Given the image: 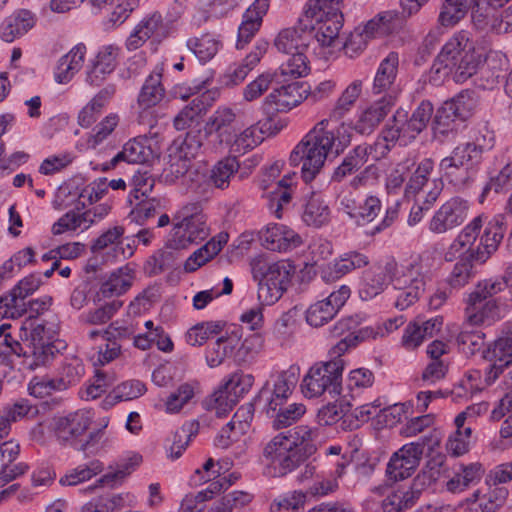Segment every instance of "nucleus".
Wrapping results in <instances>:
<instances>
[{
  "instance_id": "1",
  "label": "nucleus",
  "mask_w": 512,
  "mask_h": 512,
  "mask_svg": "<svg viewBox=\"0 0 512 512\" xmlns=\"http://www.w3.org/2000/svg\"><path fill=\"white\" fill-rule=\"evenodd\" d=\"M328 120L324 119L310 130L290 154V164H302L301 174L308 183L320 172L329 152L339 154L351 142L347 128L341 126L336 133L328 129Z\"/></svg>"
},
{
  "instance_id": "2",
  "label": "nucleus",
  "mask_w": 512,
  "mask_h": 512,
  "mask_svg": "<svg viewBox=\"0 0 512 512\" xmlns=\"http://www.w3.org/2000/svg\"><path fill=\"white\" fill-rule=\"evenodd\" d=\"M479 64L480 55L475 52L469 33L460 31L442 47L431 66L429 81L439 85L451 78L456 83H464L477 72Z\"/></svg>"
},
{
  "instance_id": "3",
  "label": "nucleus",
  "mask_w": 512,
  "mask_h": 512,
  "mask_svg": "<svg viewBox=\"0 0 512 512\" xmlns=\"http://www.w3.org/2000/svg\"><path fill=\"white\" fill-rule=\"evenodd\" d=\"M318 433L308 426H297L287 433H280L266 444L263 456L279 475H286L312 456L317 447L314 440Z\"/></svg>"
},
{
  "instance_id": "4",
  "label": "nucleus",
  "mask_w": 512,
  "mask_h": 512,
  "mask_svg": "<svg viewBox=\"0 0 512 512\" xmlns=\"http://www.w3.org/2000/svg\"><path fill=\"white\" fill-rule=\"evenodd\" d=\"M507 228L506 218L502 214L494 216L485 226L476 249L466 250L447 278L453 288L466 285L474 276L473 263L484 264L497 251Z\"/></svg>"
},
{
  "instance_id": "5",
  "label": "nucleus",
  "mask_w": 512,
  "mask_h": 512,
  "mask_svg": "<svg viewBox=\"0 0 512 512\" xmlns=\"http://www.w3.org/2000/svg\"><path fill=\"white\" fill-rule=\"evenodd\" d=\"M167 238L170 249H188L208 239L211 233L207 215L199 203H189L177 213Z\"/></svg>"
},
{
  "instance_id": "6",
  "label": "nucleus",
  "mask_w": 512,
  "mask_h": 512,
  "mask_svg": "<svg viewBox=\"0 0 512 512\" xmlns=\"http://www.w3.org/2000/svg\"><path fill=\"white\" fill-rule=\"evenodd\" d=\"M484 159L468 142L459 143L440 161L439 172L456 190L462 191L475 182Z\"/></svg>"
},
{
  "instance_id": "7",
  "label": "nucleus",
  "mask_w": 512,
  "mask_h": 512,
  "mask_svg": "<svg viewBox=\"0 0 512 512\" xmlns=\"http://www.w3.org/2000/svg\"><path fill=\"white\" fill-rule=\"evenodd\" d=\"M253 278L258 281V298L266 304L277 302L287 290L293 266L285 261L270 263L263 256L251 260Z\"/></svg>"
},
{
  "instance_id": "8",
  "label": "nucleus",
  "mask_w": 512,
  "mask_h": 512,
  "mask_svg": "<svg viewBox=\"0 0 512 512\" xmlns=\"http://www.w3.org/2000/svg\"><path fill=\"white\" fill-rule=\"evenodd\" d=\"M345 362L341 356L334 359L317 362L312 365L303 377L301 389L305 397L314 398L328 394L336 398L342 391V374Z\"/></svg>"
},
{
  "instance_id": "9",
  "label": "nucleus",
  "mask_w": 512,
  "mask_h": 512,
  "mask_svg": "<svg viewBox=\"0 0 512 512\" xmlns=\"http://www.w3.org/2000/svg\"><path fill=\"white\" fill-rule=\"evenodd\" d=\"M508 287L506 273L503 277H494L479 281L466 300V312L469 321L479 324L498 315V305L493 297Z\"/></svg>"
},
{
  "instance_id": "10",
  "label": "nucleus",
  "mask_w": 512,
  "mask_h": 512,
  "mask_svg": "<svg viewBox=\"0 0 512 512\" xmlns=\"http://www.w3.org/2000/svg\"><path fill=\"white\" fill-rule=\"evenodd\" d=\"M318 11H309V19H316L313 41L320 46H334L339 39V31L343 26V14L339 9V0H316Z\"/></svg>"
},
{
  "instance_id": "11",
  "label": "nucleus",
  "mask_w": 512,
  "mask_h": 512,
  "mask_svg": "<svg viewBox=\"0 0 512 512\" xmlns=\"http://www.w3.org/2000/svg\"><path fill=\"white\" fill-rule=\"evenodd\" d=\"M299 373V366L291 365L287 370L272 376L255 397V403L265 412L275 411L291 396L298 383Z\"/></svg>"
},
{
  "instance_id": "12",
  "label": "nucleus",
  "mask_w": 512,
  "mask_h": 512,
  "mask_svg": "<svg viewBox=\"0 0 512 512\" xmlns=\"http://www.w3.org/2000/svg\"><path fill=\"white\" fill-rule=\"evenodd\" d=\"M426 439L424 437L422 441L407 443L392 455L386 469L390 479L400 481L411 476L420 464Z\"/></svg>"
},
{
  "instance_id": "13",
  "label": "nucleus",
  "mask_w": 512,
  "mask_h": 512,
  "mask_svg": "<svg viewBox=\"0 0 512 512\" xmlns=\"http://www.w3.org/2000/svg\"><path fill=\"white\" fill-rule=\"evenodd\" d=\"M314 24L309 19V11L300 18L297 25L281 30L274 40V46L279 52L291 54L306 51L313 41Z\"/></svg>"
},
{
  "instance_id": "14",
  "label": "nucleus",
  "mask_w": 512,
  "mask_h": 512,
  "mask_svg": "<svg viewBox=\"0 0 512 512\" xmlns=\"http://www.w3.org/2000/svg\"><path fill=\"white\" fill-rule=\"evenodd\" d=\"M41 285V279L36 274H30L6 295L0 296V317L19 318L27 312L25 299L33 294Z\"/></svg>"
},
{
  "instance_id": "15",
  "label": "nucleus",
  "mask_w": 512,
  "mask_h": 512,
  "mask_svg": "<svg viewBox=\"0 0 512 512\" xmlns=\"http://www.w3.org/2000/svg\"><path fill=\"white\" fill-rule=\"evenodd\" d=\"M469 208L467 200L459 196L450 198L433 215L429 222V230L443 234L462 225L468 217Z\"/></svg>"
},
{
  "instance_id": "16",
  "label": "nucleus",
  "mask_w": 512,
  "mask_h": 512,
  "mask_svg": "<svg viewBox=\"0 0 512 512\" xmlns=\"http://www.w3.org/2000/svg\"><path fill=\"white\" fill-rule=\"evenodd\" d=\"M351 290L347 285H342L329 295L310 305L306 311V321L310 326L321 327L332 320L338 311L349 299Z\"/></svg>"
},
{
  "instance_id": "17",
  "label": "nucleus",
  "mask_w": 512,
  "mask_h": 512,
  "mask_svg": "<svg viewBox=\"0 0 512 512\" xmlns=\"http://www.w3.org/2000/svg\"><path fill=\"white\" fill-rule=\"evenodd\" d=\"M395 101V96L387 93L372 102L358 114L353 129L361 135H370L395 106Z\"/></svg>"
},
{
  "instance_id": "18",
  "label": "nucleus",
  "mask_w": 512,
  "mask_h": 512,
  "mask_svg": "<svg viewBox=\"0 0 512 512\" xmlns=\"http://www.w3.org/2000/svg\"><path fill=\"white\" fill-rule=\"evenodd\" d=\"M302 86L299 82H291L274 88L265 98L262 108L266 115L287 112L302 102Z\"/></svg>"
},
{
  "instance_id": "19",
  "label": "nucleus",
  "mask_w": 512,
  "mask_h": 512,
  "mask_svg": "<svg viewBox=\"0 0 512 512\" xmlns=\"http://www.w3.org/2000/svg\"><path fill=\"white\" fill-rule=\"evenodd\" d=\"M258 236L261 245L271 251L287 252L301 244L300 236L282 224H268Z\"/></svg>"
},
{
  "instance_id": "20",
  "label": "nucleus",
  "mask_w": 512,
  "mask_h": 512,
  "mask_svg": "<svg viewBox=\"0 0 512 512\" xmlns=\"http://www.w3.org/2000/svg\"><path fill=\"white\" fill-rule=\"evenodd\" d=\"M483 358L489 363L485 369V381L491 385L505 368L512 365V346L498 338L483 351Z\"/></svg>"
},
{
  "instance_id": "21",
  "label": "nucleus",
  "mask_w": 512,
  "mask_h": 512,
  "mask_svg": "<svg viewBox=\"0 0 512 512\" xmlns=\"http://www.w3.org/2000/svg\"><path fill=\"white\" fill-rule=\"evenodd\" d=\"M269 9V0H255L243 14L242 23L238 28L236 47L238 49L250 42L262 25L263 17Z\"/></svg>"
},
{
  "instance_id": "22",
  "label": "nucleus",
  "mask_w": 512,
  "mask_h": 512,
  "mask_svg": "<svg viewBox=\"0 0 512 512\" xmlns=\"http://www.w3.org/2000/svg\"><path fill=\"white\" fill-rule=\"evenodd\" d=\"M119 51L120 48L113 44L103 46L98 51L87 71L86 80L90 85L99 86L115 70Z\"/></svg>"
},
{
  "instance_id": "23",
  "label": "nucleus",
  "mask_w": 512,
  "mask_h": 512,
  "mask_svg": "<svg viewBox=\"0 0 512 512\" xmlns=\"http://www.w3.org/2000/svg\"><path fill=\"white\" fill-rule=\"evenodd\" d=\"M369 264L368 257L357 251L344 253L333 263L322 267L321 278L324 282H333L355 269L365 267Z\"/></svg>"
},
{
  "instance_id": "24",
  "label": "nucleus",
  "mask_w": 512,
  "mask_h": 512,
  "mask_svg": "<svg viewBox=\"0 0 512 512\" xmlns=\"http://www.w3.org/2000/svg\"><path fill=\"white\" fill-rule=\"evenodd\" d=\"M235 114L231 109H218L204 126L205 135L213 138L219 145L230 144L234 138L233 123Z\"/></svg>"
},
{
  "instance_id": "25",
  "label": "nucleus",
  "mask_w": 512,
  "mask_h": 512,
  "mask_svg": "<svg viewBox=\"0 0 512 512\" xmlns=\"http://www.w3.org/2000/svg\"><path fill=\"white\" fill-rule=\"evenodd\" d=\"M391 272V265L373 266L364 271L359 287V296L362 300L368 301L381 294L387 287L388 274Z\"/></svg>"
},
{
  "instance_id": "26",
  "label": "nucleus",
  "mask_w": 512,
  "mask_h": 512,
  "mask_svg": "<svg viewBox=\"0 0 512 512\" xmlns=\"http://www.w3.org/2000/svg\"><path fill=\"white\" fill-rule=\"evenodd\" d=\"M133 274V269L129 268L128 265L111 272L96 294L98 301L124 294L132 285Z\"/></svg>"
},
{
  "instance_id": "27",
  "label": "nucleus",
  "mask_w": 512,
  "mask_h": 512,
  "mask_svg": "<svg viewBox=\"0 0 512 512\" xmlns=\"http://www.w3.org/2000/svg\"><path fill=\"white\" fill-rule=\"evenodd\" d=\"M35 24L32 13L28 10H19L5 18L0 25V37L5 42H13L23 36Z\"/></svg>"
},
{
  "instance_id": "28",
  "label": "nucleus",
  "mask_w": 512,
  "mask_h": 512,
  "mask_svg": "<svg viewBox=\"0 0 512 512\" xmlns=\"http://www.w3.org/2000/svg\"><path fill=\"white\" fill-rule=\"evenodd\" d=\"M304 201L302 220L306 225L318 228L329 221L330 209L320 194L310 192Z\"/></svg>"
},
{
  "instance_id": "29",
  "label": "nucleus",
  "mask_w": 512,
  "mask_h": 512,
  "mask_svg": "<svg viewBox=\"0 0 512 512\" xmlns=\"http://www.w3.org/2000/svg\"><path fill=\"white\" fill-rule=\"evenodd\" d=\"M226 238L222 235L213 237L207 241L200 248L195 250L185 261L184 270L187 273H192L200 267L211 261L219 254L223 246L226 244Z\"/></svg>"
},
{
  "instance_id": "30",
  "label": "nucleus",
  "mask_w": 512,
  "mask_h": 512,
  "mask_svg": "<svg viewBox=\"0 0 512 512\" xmlns=\"http://www.w3.org/2000/svg\"><path fill=\"white\" fill-rule=\"evenodd\" d=\"M162 68L156 69L145 79L138 95V104L147 109L159 104L165 96V88L162 84Z\"/></svg>"
},
{
  "instance_id": "31",
  "label": "nucleus",
  "mask_w": 512,
  "mask_h": 512,
  "mask_svg": "<svg viewBox=\"0 0 512 512\" xmlns=\"http://www.w3.org/2000/svg\"><path fill=\"white\" fill-rule=\"evenodd\" d=\"M391 281L395 290L409 291L410 289L415 290L419 286L418 293L423 294L425 291V275L421 263L416 261L402 266L399 275Z\"/></svg>"
},
{
  "instance_id": "32",
  "label": "nucleus",
  "mask_w": 512,
  "mask_h": 512,
  "mask_svg": "<svg viewBox=\"0 0 512 512\" xmlns=\"http://www.w3.org/2000/svg\"><path fill=\"white\" fill-rule=\"evenodd\" d=\"M110 209V205L103 203L82 213L69 210L66 212V232L76 231L77 229L87 230L96 219L101 220L108 215Z\"/></svg>"
},
{
  "instance_id": "33",
  "label": "nucleus",
  "mask_w": 512,
  "mask_h": 512,
  "mask_svg": "<svg viewBox=\"0 0 512 512\" xmlns=\"http://www.w3.org/2000/svg\"><path fill=\"white\" fill-rule=\"evenodd\" d=\"M398 65L399 57L396 52H390L381 61L373 81V94L386 92L391 87L396 79Z\"/></svg>"
},
{
  "instance_id": "34",
  "label": "nucleus",
  "mask_w": 512,
  "mask_h": 512,
  "mask_svg": "<svg viewBox=\"0 0 512 512\" xmlns=\"http://www.w3.org/2000/svg\"><path fill=\"white\" fill-rule=\"evenodd\" d=\"M145 138L137 137L126 142L120 152L113 157V162L143 164L152 156V150Z\"/></svg>"
},
{
  "instance_id": "35",
  "label": "nucleus",
  "mask_w": 512,
  "mask_h": 512,
  "mask_svg": "<svg viewBox=\"0 0 512 512\" xmlns=\"http://www.w3.org/2000/svg\"><path fill=\"white\" fill-rule=\"evenodd\" d=\"M202 147L200 133H187L185 137L175 139L169 149L170 157L184 161L182 168H186L185 162L195 158Z\"/></svg>"
},
{
  "instance_id": "36",
  "label": "nucleus",
  "mask_w": 512,
  "mask_h": 512,
  "mask_svg": "<svg viewBox=\"0 0 512 512\" xmlns=\"http://www.w3.org/2000/svg\"><path fill=\"white\" fill-rule=\"evenodd\" d=\"M473 110V101L469 92H461L450 100L445 101L437 110L441 115H446L457 122L467 120Z\"/></svg>"
},
{
  "instance_id": "37",
  "label": "nucleus",
  "mask_w": 512,
  "mask_h": 512,
  "mask_svg": "<svg viewBox=\"0 0 512 512\" xmlns=\"http://www.w3.org/2000/svg\"><path fill=\"white\" fill-rule=\"evenodd\" d=\"M480 0H445L438 17L442 26L451 27L465 17L469 9L479 6Z\"/></svg>"
},
{
  "instance_id": "38",
  "label": "nucleus",
  "mask_w": 512,
  "mask_h": 512,
  "mask_svg": "<svg viewBox=\"0 0 512 512\" xmlns=\"http://www.w3.org/2000/svg\"><path fill=\"white\" fill-rule=\"evenodd\" d=\"M199 428V422L197 420H191L185 422L179 429H177L172 436V443L168 450V457L172 460H176L181 457L192 438L199 433Z\"/></svg>"
},
{
  "instance_id": "39",
  "label": "nucleus",
  "mask_w": 512,
  "mask_h": 512,
  "mask_svg": "<svg viewBox=\"0 0 512 512\" xmlns=\"http://www.w3.org/2000/svg\"><path fill=\"white\" fill-rule=\"evenodd\" d=\"M305 412L306 407L302 403H285L276 407L275 411L266 412V414L273 419V428L279 430L295 423Z\"/></svg>"
},
{
  "instance_id": "40",
  "label": "nucleus",
  "mask_w": 512,
  "mask_h": 512,
  "mask_svg": "<svg viewBox=\"0 0 512 512\" xmlns=\"http://www.w3.org/2000/svg\"><path fill=\"white\" fill-rule=\"evenodd\" d=\"M366 162V148L363 150L357 145L348 152L341 164L334 169L331 180L338 183L343 181L347 176L357 172Z\"/></svg>"
},
{
  "instance_id": "41",
  "label": "nucleus",
  "mask_w": 512,
  "mask_h": 512,
  "mask_svg": "<svg viewBox=\"0 0 512 512\" xmlns=\"http://www.w3.org/2000/svg\"><path fill=\"white\" fill-rule=\"evenodd\" d=\"M237 339L233 336H221L208 346L205 353L206 362L209 367L214 368L221 365L226 358L231 356L236 348Z\"/></svg>"
},
{
  "instance_id": "42",
  "label": "nucleus",
  "mask_w": 512,
  "mask_h": 512,
  "mask_svg": "<svg viewBox=\"0 0 512 512\" xmlns=\"http://www.w3.org/2000/svg\"><path fill=\"white\" fill-rule=\"evenodd\" d=\"M108 188L113 190H125L126 182L122 178L112 179L108 182L107 178H98L82 190L79 195L84 203H93L104 197Z\"/></svg>"
},
{
  "instance_id": "43",
  "label": "nucleus",
  "mask_w": 512,
  "mask_h": 512,
  "mask_svg": "<svg viewBox=\"0 0 512 512\" xmlns=\"http://www.w3.org/2000/svg\"><path fill=\"white\" fill-rule=\"evenodd\" d=\"M105 343L99 346L98 356L95 364L105 365L116 359L120 354L121 346L112 337H122L128 334L127 328H116L114 323L109 326V330L105 331Z\"/></svg>"
},
{
  "instance_id": "44",
  "label": "nucleus",
  "mask_w": 512,
  "mask_h": 512,
  "mask_svg": "<svg viewBox=\"0 0 512 512\" xmlns=\"http://www.w3.org/2000/svg\"><path fill=\"white\" fill-rule=\"evenodd\" d=\"M307 494L301 490L289 491L276 497L270 504V512H303Z\"/></svg>"
},
{
  "instance_id": "45",
  "label": "nucleus",
  "mask_w": 512,
  "mask_h": 512,
  "mask_svg": "<svg viewBox=\"0 0 512 512\" xmlns=\"http://www.w3.org/2000/svg\"><path fill=\"white\" fill-rule=\"evenodd\" d=\"M485 219L484 215H478L469 222L453 241L450 249L455 252H460L463 249H475L473 245L481 232Z\"/></svg>"
},
{
  "instance_id": "46",
  "label": "nucleus",
  "mask_w": 512,
  "mask_h": 512,
  "mask_svg": "<svg viewBox=\"0 0 512 512\" xmlns=\"http://www.w3.org/2000/svg\"><path fill=\"white\" fill-rule=\"evenodd\" d=\"M361 92L362 81L354 80L351 82L337 99L333 109L331 110L330 116L336 120L344 117V115L352 109L361 95Z\"/></svg>"
},
{
  "instance_id": "47",
  "label": "nucleus",
  "mask_w": 512,
  "mask_h": 512,
  "mask_svg": "<svg viewBox=\"0 0 512 512\" xmlns=\"http://www.w3.org/2000/svg\"><path fill=\"white\" fill-rule=\"evenodd\" d=\"M225 325L224 321L198 323L186 333V342L191 346H201L209 338L221 333Z\"/></svg>"
},
{
  "instance_id": "48",
  "label": "nucleus",
  "mask_w": 512,
  "mask_h": 512,
  "mask_svg": "<svg viewBox=\"0 0 512 512\" xmlns=\"http://www.w3.org/2000/svg\"><path fill=\"white\" fill-rule=\"evenodd\" d=\"M206 96L203 94L200 97L193 99L189 105L184 107L174 118V127L177 130H185L191 123L205 113L207 110L208 103L206 102Z\"/></svg>"
},
{
  "instance_id": "49",
  "label": "nucleus",
  "mask_w": 512,
  "mask_h": 512,
  "mask_svg": "<svg viewBox=\"0 0 512 512\" xmlns=\"http://www.w3.org/2000/svg\"><path fill=\"white\" fill-rule=\"evenodd\" d=\"M134 207L129 213L131 221L143 225L148 219L154 217L161 209V199L158 197H145L134 200Z\"/></svg>"
},
{
  "instance_id": "50",
  "label": "nucleus",
  "mask_w": 512,
  "mask_h": 512,
  "mask_svg": "<svg viewBox=\"0 0 512 512\" xmlns=\"http://www.w3.org/2000/svg\"><path fill=\"white\" fill-rule=\"evenodd\" d=\"M142 461V457L138 454L133 455L127 460H123L117 464V468L113 472H109L101 477L97 483L99 485H107L110 487L121 483L128 475H130ZM97 487V485L95 486Z\"/></svg>"
},
{
  "instance_id": "51",
  "label": "nucleus",
  "mask_w": 512,
  "mask_h": 512,
  "mask_svg": "<svg viewBox=\"0 0 512 512\" xmlns=\"http://www.w3.org/2000/svg\"><path fill=\"white\" fill-rule=\"evenodd\" d=\"M139 26L142 37L148 39L154 37L157 41H161L172 33L171 28L159 12H154L143 19Z\"/></svg>"
},
{
  "instance_id": "52",
  "label": "nucleus",
  "mask_w": 512,
  "mask_h": 512,
  "mask_svg": "<svg viewBox=\"0 0 512 512\" xmlns=\"http://www.w3.org/2000/svg\"><path fill=\"white\" fill-rule=\"evenodd\" d=\"M261 137V132L251 125L238 135L234 133L231 143L226 145L233 153L245 154L263 142Z\"/></svg>"
},
{
  "instance_id": "53",
  "label": "nucleus",
  "mask_w": 512,
  "mask_h": 512,
  "mask_svg": "<svg viewBox=\"0 0 512 512\" xmlns=\"http://www.w3.org/2000/svg\"><path fill=\"white\" fill-rule=\"evenodd\" d=\"M123 503L121 494L108 492L91 499L82 507V512H115L122 508Z\"/></svg>"
},
{
  "instance_id": "54",
  "label": "nucleus",
  "mask_w": 512,
  "mask_h": 512,
  "mask_svg": "<svg viewBox=\"0 0 512 512\" xmlns=\"http://www.w3.org/2000/svg\"><path fill=\"white\" fill-rule=\"evenodd\" d=\"M238 168L239 163L236 157H227L213 167L210 180L215 187L224 189L228 186L230 178L237 172Z\"/></svg>"
},
{
  "instance_id": "55",
  "label": "nucleus",
  "mask_w": 512,
  "mask_h": 512,
  "mask_svg": "<svg viewBox=\"0 0 512 512\" xmlns=\"http://www.w3.org/2000/svg\"><path fill=\"white\" fill-rule=\"evenodd\" d=\"M131 190L127 201L130 205L134 204V200L149 197L155 186V179L149 172L138 171L131 179Z\"/></svg>"
},
{
  "instance_id": "56",
  "label": "nucleus",
  "mask_w": 512,
  "mask_h": 512,
  "mask_svg": "<svg viewBox=\"0 0 512 512\" xmlns=\"http://www.w3.org/2000/svg\"><path fill=\"white\" fill-rule=\"evenodd\" d=\"M187 46L200 62L205 63L216 55L219 48V42L211 35L205 34L199 38L189 39Z\"/></svg>"
},
{
  "instance_id": "57",
  "label": "nucleus",
  "mask_w": 512,
  "mask_h": 512,
  "mask_svg": "<svg viewBox=\"0 0 512 512\" xmlns=\"http://www.w3.org/2000/svg\"><path fill=\"white\" fill-rule=\"evenodd\" d=\"M292 194L286 178L278 182L276 190L272 191L268 198V208L277 217H282L283 208L291 202Z\"/></svg>"
},
{
  "instance_id": "58",
  "label": "nucleus",
  "mask_w": 512,
  "mask_h": 512,
  "mask_svg": "<svg viewBox=\"0 0 512 512\" xmlns=\"http://www.w3.org/2000/svg\"><path fill=\"white\" fill-rule=\"evenodd\" d=\"M381 210L382 202L380 198L375 195H368L360 202L354 221L358 226L367 225L375 220Z\"/></svg>"
},
{
  "instance_id": "59",
  "label": "nucleus",
  "mask_w": 512,
  "mask_h": 512,
  "mask_svg": "<svg viewBox=\"0 0 512 512\" xmlns=\"http://www.w3.org/2000/svg\"><path fill=\"white\" fill-rule=\"evenodd\" d=\"M290 57L280 66L281 74L293 78L306 76L309 71V61L305 55V51L288 54Z\"/></svg>"
},
{
  "instance_id": "60",
  "label": "nucleus",
  "mask_w": 512,
  "mask_h": 512,
  "mask_svg": "<svg viewBox=\"0 0 512 512\" xmlns=\"http://www.w3.org/2000/svg\"><path fill=\"white\" fill-rule=\"evenodd\" d=\"M350 407L351 404L345 400L328 403L319 409L317 414L318 423L323 426L333 425L349 412Z\"/></svg>"
},
{
  "instance_id": "61",
  "label": "nucleus",
  "mask_w": 512,
  "mask_h": 512,
  "mask_svg": "<svg viewBox=\"0 0 512 512\" xmlns=\"http://www.w3.org/2000/svg\"><path fill=\"white\" fill-rule=\"evenodd\" d=\"M458 349L467 356L474 355L484 345V334L478 330H462L456 338Z\"/></svg>"
},
{
  "instance_id": "62",
  "label": "nucleus",
  "mask_w": 512,
  "mask_h": 512,
  "mask_svg": "<svg viewBox=\"0 0 512 512\" xmlns=\"http://www.w3.org/2000/svg\"><path fill=\"white\" fill-rule=\"evenodd\" d=\"M254 383V376L252 374H244L243 372H235L231 375L229 380L220 388L228 392L231 397L236 400L246 394Z\"/></svg>"
},
{
  "instance_id": "63",
  "label": "nucleus",
  "mask_w": 512,
  "mask_h": 512,
  "mask_svg": "<svg viewBox=\"0 0 512 512\" xmlns=\"http://www.w3.org/2000/svg\"><path fill=\"white\" fill-rule=\"evenodd\" d=\"M434 169V162L431 158L422 159L413 174L411 175L409 182L406 186L407 193H418L422 190L424 185L427 183L431 172Z\"/></svg>"
},
{
  "instance_id": "64",
  "label": "nucleus",
  "mask_w": 512,
  "mask_h": 512,
  "mask_svg": "<svg viewBox=\"0 0 512 512\" xmlns=\"http://www.w3.org/2000/svg\"><path fill=\"white\" fill-rule=\"evenodd\" d=\"M174 259L173 252L160 250L147 259L144 271L148 276L159 275L173 268Z\"/></svg>"
}]
</instances>
